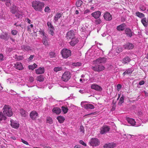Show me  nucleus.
<instances>
[{
	"mask_svg": "<svg viewBox=\"0 0 148 148\" xmlns=\"http://www.w3.org/2000/svg\"><path fill=\"white\" fill-rule=\"evenodd\" d=\"M39 32L40 33V34L41 35H42V36L44 37H45V36H47V35L46 34H45L44 31L42 29H40L39 31Z\"/></svg>",
	"mask_w": 148,
	"mask_h": 148,
	"instance_id": "obj_47",
	"label": "nucleus"
},
{
	"mask_svg": "<svg viewBox=\"0 0 148 148\" xmlns=\"http://www.w3.org/2000/svg\"><path fill=\"white\" fill-rule=\"evenodd\" d=\"M32 6L35 10L41 12L44 7L45 4L44 3L39 1H34L32 2Z\"/></svg>",
	"mask_w": 148,
	"mask_h": 148,
	"instance_id": "obj_1",
	"label": "nucleus"
},
{
	"mask_svg": "<svg viewBox=\"0 0 148 148\" xmlns=\"http://www.w3.org/2000/svg\"><path fill=\"white\" fill-rule=\"evenodd\" d=\"M11 12L14 14L17 18H21L23 13L22 12L18 10V8L15 5H13L11 9Z\"/></svg>",
	"mask_w": 148,
	"mask_h": 148,
	"instance_id": "obj_2",
	"label": "nucleus"
},
{
	"mask_svg": "<svg viewBox=\"0 0 148 148\" xmlns=\"http://www.w3.org/2000/svg\"><path fill=\"white\" fill-rule=\"evenodd\" d=\"M140 9L142 11H144L146 9V7L145 5L143 4H141L139 6Z\"/></svg>",
	"mask_w": 148,
	"mask_h": 148,
	"instance_id": "obj_46",
	"label": "nucleus"
},
{
	"mask_svg": "<svg viewBox=\"0 0 148 148\" xmlns=\"http://www.w3.org/2000/svg\"><path fill=\"white\" fill-rule=\"evenodd\" d=\"M29 81L31 82H33L34 80V79L33 77L32 76H29Z\"/></svg>",
	"mask_w": 148,
	"mask_h": 148,
	"instance_id": "obj_52",
	"label": "nucleus"
},
{
	"mask_svg": "<svg viewBox=\"0 0 148 148\" xmlns=\"http://www.w3.org/2000/svg\"><path fill=\"white\" fill-rule=\"evenodd\" d=\"M135 14L136 16L139 18H143L145 17V15L144 14L139 12H136Z\"/></svg>",
	"mask_w": 148,
	"mask_h": 148,
	"instance_id": "obj_29",
	"label": "nucleus"
},
{
	"mask_svg": "<svg viewBox=\"0 0 148 148\" xmlns=\"http://www.w3.org/2000/svg\"><path fill=\"white\" fill-rule=\"evenodd\" d=\"M7 33H5V35H0V38H1V39H3L5 40H6L7 39Z\"/></svg>",
	"mask_w": 148,
	"mask_h": 148,
	"instance_id": "obj_49",
	"label": "nucleus"
},
{
	"mask_svg": "<svg viewBox=\"0 0 148 148\" xmlns=\"http://www.w3.org/2000/svg\"><path fill=\"white\" fill-rule=\"evenodd\" d=\"M47 36L44 37L42 38L43 44L46 46L49 45V43L47 40Z\"/></svg>",
	"mask_w": 148,
	"mask_h": 148,
	"instance_id": "obj_28",
	"label": "nucleus"
},
{
	"mask_svg": "<svg viewBox=\"0 0 148 148\" xmlns=\"http://www.w3.org/2000/svg\"><path fill=\"white\" fill-rule=\"evenodd\" d=\"M134 47V45L129 42L127 43L123 46V47L125 49L128 50L132 49Z\"/></svg>",
	"mask_w": 148,
	"mask_h": 148,
	"instance_id": "obj_15",
	"label": "nucleus"
},
{
	"mask_svg": "<svg viewBox=\"0 0 148 148\" xmlns=\"http://www.w3.org/2000/svg\"><path fill=\"white\" fill-rule=\"evenodd\" d=\"M127 120L128 122L132 126L138 127L141 125V122L138 124L135 121V120L133 119L128 118H127Z\"/></svg>",
	"mask_w": 148,
	"mask_h": 148,
	"instance_id": "obj_6",
	"label": "nucleus"
},
{
	"mask_svg": "<svg viewBox=\"0 0 148 148\" xmlns=\"http://www.w3.org/2000/svg\"><path fill=\"white\" fill-rule=\"evenodd\" d=\"M91 88L99 91H101L102 90V88L100 86L96 84H92L91 86Z\"/></svg>",
	"mask_w": 148,
	"mask_h": 148,
	"instance_id": "obj_18",
	"label": "nucleus"
},
{
	"mask_svg": "<svg viewBox=\"0 0 148 148\" xmlns=\"http://www.w3.org/2000/svg\"><path fill=\"white\" fill-rule=\"evenodd\" d=\"M90 145L92 146H96L99 144V141L98 139L96 138H92L89 142Z\"/></svg>",
	"mask_w": 148,
	"mask_h": 148,
	"instance_id": "obj_7",
	"label": "nucleus"
},
{
	"mask_svg": "<svg viewBox=\"0 0 148 148\" xmlns=\"http://www.w3.org/2000/svg\"><path fill=\"white\" fill-rule=\"evenodd\" d=\"M133 71V70L131 68H129L126 70L123 73V76H125L126 74H131Z\"/></svg>",
	"mask_w": 148,
	"mask_h": 148,
	"instance_id": "obj_30",
	"label": "nucleus"
},
{
	"mask_svg": "<svg viewBox=\"0 0 148 148\" xmlns=\"http://www.w3.org/2000/svg\"><path fill=\"white\" fill-rule=\"evenodd\" d=\"M34 55H31L29 58V60H32L33 59V58L34 57Z\"/></svg>",
	"mask_w": 148,
	"mask_h": 148,
	"instance_id": "obj_63",
	"label": "nucleus"
},
{
	"mask_svg": "<svg viewBox=\"0 0 148 148\" xmlns=\"http://www.w3.org/2000/svg\"><path fill=\"white\" fill-rule=\"evenodd\" d=\"M125 23H122L117 27V29L119 31H123L125 28Z\"/></svg>",
	"mask_w": 148,
	"mask_h": 148,
	"instance_id": "obj_24",
	"label": "nucleus"
},
{
	"mask_svg": "<svg viewBox=\"0 0 148 148\" xmlns=\"http://www.w3.org/2000/svg\"><path fill=\"white\" fill-rule=\"evenodd\" d=\"M37 66V65L35 64H34L32 65H29L28 66V68L29 69L33 70L36 68Z\"/></svg>",
	"mask_w": 148,
	"mask_h": 148,
	"instance_id": "obj_40",
	"label": "nucleus"
},
{
	"mask_svg": "<svg viewBox=\"0 0 148 148\" xmlns=\"http://www.w3.org/2000/svg\"><path fill=\"white\" fill-rule=\"evenodd\" d=\"M82 63L80 62H74L72 63V66L74 67H78L82 65Z\"/></svg>",
	"mask_w": 148,
	"mask_h": 148,
	"instance_id": "obj_35",
	"label": "nucleus"
},
{
	"mask_svg": "<svg viewBox=\"0 0 148 148\" xmlns=\"http://www.w3.org/2000/svg\"><path fill=\"white\" fill-rule=\"evenodd\" d=\"M61 53L63 57L64 58H67L71 55V51L67 49H63L61 51Z\"/></svg>",
	"mask_w": 148,
	"mask_h": 148,
	"instance_id": "obj_4",
	"label": "nucleus"
},
{
	"mask_svg": "<svg viewBox=\"0 0 148 148\" xmlns=\"http://www.w3.org/2000/svg\"><path fill=\"white\" fill-rule=\"evenodd\" d=\"M10 92L12 95H15L18 94L16 92L14 91V90H11L10 91Z\"/></svg>",
	"mask_w": 148,
	"mask_h": 148,
	"instance_id": "obj_54",
	"label": "nucleus"
},
{
	"mask_svg": "<svg viewBox=\"0 0 148 148\" xmlns=\"http://www.w3.org/2000/svg\"><path fill=\"white\" fill-rule=\"evenodd\" d=\"M47 123L51 124H52L53 122L52 118L50 117H47L46 119Z\"/></svg>",
	"mask_w": 148,
	"mask_h": 148,
	"instance_id": "obj_39",
	"label": "nucleus"
},
{
	"mask_svg": "<svg viewBox=\"0 0 148 148\" xmlns=\"http://www.w3.org/2000/svg\"><path fill=\"white\" fill-rule=\"evenodd\" d=\"M138 115L139 116H140L141 115H142V116H141L140 118V119L141 120V121H142V120L143 121L144 119L145 120H146L145 118H144V116H145V115L143 114H142V112L140 111H139L137 113Z\"/></svg>",
	"mask_w": 148,
	"mask_h": 148,
	"instance_id": "obj_38",
	"label": "nucleus"
},
{
	"mask_svg": "<svg viewBox=\"0 0 148 148\" xmlns=\"http://www.w3.org/2000/svg\"><path fill=\"white\" fill-rule=\"evenodd\" d=\"M25 21L29 24H30L31 22V21L27 18L25 19Z\"/></svg>",
	"mask_w": 148,
	"mask_h": 148,
	"instance_id": "obj_61",
	"label": "nucleus"
},
{
	"mask_svg": "<svg viewBox=\"0 0 148 148\" xmlns=\"http://www.w3.org/2000/svg\"><path fill=\"white\" fill-rule=\"evenodd\" d=\"M141 22L145 27H147L148 26L147 19L145 17L141 18Z\"/></svg>",
	"mask_w": 148,
	"mask_h": 148,
	"instance_id": "obj_23",
	"label": "nucleus"
},
{
	"mask_svg": "<svg viewBox=\"0 0 148 148\" xmlns=\"http://www.w3.org/2000/svg\"><path fill=\"white\" fill-rule=\"evenodd\" d=\"M20 113L22 116L24 117H25L27 114V113H26L25 111L23 109L20 110Z\"/></svg>",
	"mask_w": 148,
	"mask_h": 148,
	"instance_id": "obj_41",
	"label": "nucleus"
},
{
	"mask_svg": "<svg viewBox=\"0 0 148 148\" xmlns=\"http://www.w3.org/2000/svg\"><path fill=\"white\" fill-rule=\"evenodd\" d=\"M124 97L123 96H122V97L120 98L118 104L119 105H121L124 102Z\"/></svg>",
	"mask_w": 148,
	"mask_h": 148,
	"instance_id": "obj_48",
	"label": "nucleus"
},
{
	"mask_svg": "<svg viewBox=\"0 0 148 148\" xmlns=\"http://www.w3.org/2000/svg\"><path fill=\"white\" fill-rule=\"evenodd\" d=\"M103 17L105 20L106 21H110L112 19V15L108 12H106L104 14Z\"/></svg>",
	"mask_w": 148,
	"mask_h": 148,
	"instance_id": "obj_14",
	"label": "nucleus"
},
{
	"mask_svg": "<svg viewBox=\"0 0 148 148\" xmlns=\"http://www.w3.org/2000/svg\"><path fill=\"white\" fill-rule=\"evenodd\" d=\"M116 143H111L105 144L103 146V147L104 148H114L116 147Z\"/></svg>",
	"mask_w": 148,
	"mask_h": 148,
	"instance_id": "obj_16",
	"label": "nucleus"
},
{
	"mask_svg": "<svg viewBox=\"0 0 148 148\" xmlns=\"http://www.w3.org/2000/svg\"><path fill=\"white\" fill-rule=\"evenodd\" d=\"M44 77L43 75H40L37 77L36 79L40 82H42L44 81Z\"/></svg>",
	"mask_w": 148,
	"mask_h": 148,
	"instance_id": "obj_36",
	"label": "nucleus"
},
{
	"mask_svg": "<svg viewBox=\"0 0 148 148\" xmlns=\"http://www.w3.org/2000/svg\"><path fill=\"white\" fill-rule=\"evenodd\" d=\"M80 131L82 132V133L84 134V127L83 126H80L79 127Z\"/></svg>",
	"mask_w": 148,
	"mask_h": 148,
	"instance_id": "obj_51",
	"label": "nucleus"
},
{
	"mask_svg": "<svg viewBox=\"0 0 148 148\" xmlns=\"http://www.w3.org/2000/svg\"><path fill=\"white\" fill-rule=\"evenodd\" d=\"M110 129V127L108 126L104 125L101 129L100 133L101 134L106 133L109 131Z\"/></svg>",
	"mask_w": 148,
	"mask_h": 148,
	"instance_id": "obj_12",
	"label": "nucleus"
},
{
	"mask_svg": "<svg viewBox=\"0 0 148 148\" xmlns=\"http://www.w3.org/2000/svg\"><path fill=\"white\" fill-rule=\"evenodd\" d=\"M55 53L53 52H51L50 53V56L51 57L53 58L55 56Z\"/></svg>",
	"mask_w": 148,
	"mask_h": 148,
	"instance_id": "obj_58",
	"label": "nucleus"
},
{
	"mask_svg": "<svg viewBox=\"0 0 148 148\" xmlns=\"http://www.w3.org/2000/svg\"><path fill=\"white\" fill-rule=\"evenodd\" d=\"M79 143L84 146H86V143L82 140H80L79 141Z\"/></svg>",
	"mask_w": 148,
	"mask_h": 148,
	"instance_id": "obj_56",
	"label": "nucleus"
},
{
	"mask_svg": "<svg viewBox=\"0 0 148 148\" xmlns=\"http://www.w3.org/2000/svg\"><path fill=\"white\" fill-rule=\"evenodd\" d=\"M21 49L23 50L24 51H29L31 50L30 47L29 46L26 45H23L21 46Z\"/></svg>",
	"mask_w": 148,
	"mask_h": 148,
	"instance_id": "obj_26",
	"label": "nucleus"
},
{
	"mask_svg": "<svg viewBox=\"0 0 148 148\" xmlns=\"http://www.w3.org/2000/svg\"><path fill=\"white\" fill-rule=\"evenodd\" d=\"M11 127L15 129H17L19 127V124L18 122L16 121H14L13 120H11Z\"/></svg>",
	"mask_w": 148,
	"mask_h": 148,
	"instance_id": "obj_13",
	"label": "nucleus"
},
{
	"mask_svg": "<svg viewBox=\"0 0 148 148\" xmlns=\"http://www.w3.org/2000/svg\"><path fill=\"white\" fill-rule=\"evenodd\" d=\"M116 50L117 53H119L122 51V48L121 46H118L116 48Z\"/></svg>",
	"mask_w": 148,
	"mask_h": 148,
	"instance_id": "obj_43",
	"label": "nucleus"
},
{
	"mask_svg": "<svg viewBox=\"0 0 148 148\" xmlns=\"http://www.w3.org/2000/svg\"><path fill=\"white\" fill-rule=\"evenodd\" d=\"M121 87V85L120 84H118L117 86V90L119 91Z\"/></svg>",
	"mask_w": 148,
	"mask_h": 148,
	"instance_id": "obj_59",
	"label": "nucleus"
},
{
	"mask_svg": "<svg viewBox=\"0 0 148 148\" xmlns=\"http://www.w3.org/2000/svg\"><path fill=\"white\" fill-rule=\"evenodd\" d=\"M21 141L24 144H26V145H29V144L26 141L24 140L23 139H21Z\"/></svg>",
	"mask_w": 148,
	"mask_h": 148,
	"instance_id": "obj_57",
	"label": "nucleus"
},
{
	"mask_svg": "<svg viewBox=\"0 0 148 148\" xmlns=\"http://www.w3.org/2000/svg\"><path fill=\"white\" fill-rule=\"evenodd\" d=\"M3 109V113L5 116L10 117L12 115L13 112L12 109L9 106L5 105Z\"/></svg>",
	"mask_w": 148,
	"mask_h": 148,
	"instance_id": "obj_3",
	"label": "nucleus"
},
{
	"mask_svg": "<svg viewBox=\"0 0 148 148\" xmlns=\"http://www.w3.org/2000/svg\"><path fill=\"white\" fill-rule=\"evenodd\" d=\"M82 3L83 2L82 1L80 0H79L77 1L76 2V6L78 7H80L82 4Z\"/></svg>",
	"mask_w": 148,
	"mask_h": 148,
	"instance_id": "obj_45",
	"label": "nucleus"
},
{
	"mask_svg": "<svg viewBox=\"0 0 148 148\" xmlns=\"http://www.w3.org/2000/svg\"><path fill=\"white\" fill-rule=\"evenodd\" d=\"M2 112H0V118L3 120H5L6 119V117L3 114Z\"/></svg>",
	"mask_w": 148,
	"mask_h": 148,
	"instance_id": "obj_44",
	"label": "nucleus"
},
{
	"mask_svg": "<svg viewBox=\"0 0 148 148\" xmlns=\"http://www.w3.org/2000/svg\"><path fill=\"white\" fill-rule=\"evenodd\" d=\"M62 69L63 68L62 67L58 66L55 67L53 69V70L55 72H57L62 71Z\"/></svg>",
	"mask_w": 148,
	"mask_h": 148,
	"instance_id": "obj_37",
	"label": "nucleus"
},
{
	"mask_svg": "<svg viewBox=\"0 0 148 148\" xmlns=\"http://www.w3.org/2000/svg\"><path fill=\"white\" fill-rule=\"evenodd\" d=\"M90 12V11L89 10L87 9L84 11V14H86L88 13H89Z\"/></svg>",
	"mask_w": 148,
	"mask_h": 148,
	"instance_id": "obj_64",
	"label": "nucleus"
},
{
	"mask_svg": "<svg viewBox=\"0 0 148 148\" xmlns=\"http://www.w3.org/2000/svg\"><path fill=\"white\" fill-rule=\"evenodd\" d=\"M71 77L70 72L68 71H65L62 74V79L64 82H66L70 79Z\"/></svg>",
	"mask_w": 148,
	"mask_h": 148,
	"instance_id": "obj_5",
	"label": "nucleus"
},
{
	"mask_svg": "<svg viewBox=\"0 0 148 148\" xmlns=\"http://www.w3.org/2000/svg\"><path fill=\"white\" fill-rule=\"evenodd\" d=\"M45 71V68L44 67H40L36 70V72L37 74H42L44 73Z\"/></svg>",
	"mask_w": 148,
	"mask_h": 148,
	"instance_id": "obj_22",
	"label": "nucleus"
},
{
	"mask_svg": "<svg viewBox=\"0 0 148 148\" xmlns=\"http://www.w3.org/2000/svg\"><path fill=\"white\" fill-rule=\"evenodd\" d=\"M75 32L73 31H70L68 32L66 37L68 39H72L75 38Z\"/></svg>",
	"mask_w": 148,
	"mask_h": 148,
	"instance_id": "obj_11",
	"label": "nucleus"
},
{
	"mask_svg": "<svg viewBox=\"0 0 148 148\" xmlns=\"http://www.w3.org/2000/svg\"><path fill=\"white\" fill-rule=\"evenodd\" d=\"M86 103V101L82 102L81 103V106L84 108L87 109H93L94 108V107L92 104H85Z\"/></svg>",
	"mask_w": 148,
	"mask_h": 148,
	"instance_id": "obj_9",
	"label": "nucleus"
},
{
	"mask_svg": "<svg viewBox=\"0 0 148 148\" xmlns=\"http://www.w3.org/2000/svg\"><path fill=\"white\" fill-rule=\"evenodd\" d=\"M15 68L19 70H22L23 69V66L22 64L20 62H17L14 64Z\"/></svg>",
	"mask_w": 148,
	"mask_h": 148,
	"instance_id": "obj_17",
	"label": "nucleus"
},
{
	"mask_svg": "<svg viewBox=\"0 0 148 148\" xmlns=\"http://www.w3.org/2000/svg\"><path fill=\"white\" fill-rule=\"evenodd\" d=\"M55 30L54 28V27L52 28L48 29V32L52 36H53L54 35V30Z\"/></svg>",
	"mask_w": 148,
	"mask_h": 148,
	"instance_id": "obj_34",
	"label": "nucleus"
},
{
	"mask_svg": "<svg viewBox=\"0 0 148 148\" xmlns=\"http://www.w3.org/2000/svg\"><path fill=\"white\" fill-rule=\"evenodd\" d=\"M61 108L64 114H66L67 112L68 109L67 107L62 106Z\"/></svg>",
	"mask_w": 148,
	"mask_h": 148,
	"instance_id": "obj_42",
	"label": "nucleus"
},
{
	"mask_svg": "<svg viewBox=\"0 0 148 148\" xmlns=\"http://www.w3.org/2000/svg\"><path fill=\"white\" fill-rule=\"evenodd\" d=\"M79 42V40L76 37L71 39V41L70 42V45L73 46L77 44Z\"/></svg>",
	"mask_w": 148,
	"mask_h": 148,
	"instance_id": "obj_20",
	"label": "nucleus"
},
{
	"mask_svg": "<svg viewBox=\"0 0 148 148\" xmlns=\"http://www.w3.org/2000/svg\"><path fill=\"white\" fill-rule=\"evenodd\" d=\"M80 31L83 32H86V30L84 27H82L80 29Z\"/></svg>",
	"mask_w": 148,
	"mask_h": 148,
	"instance_id": "obj_60",
	"label": "nucleus"
},
{
	"mask_svg": "<svg viewBox=\"0 0 148 148\" xmlns=\"http://www.w3.org/2000/svg\"><path fill=\"white\" fill-rule=\"evenodd\" d=\"M50 10V9L49 8V7L47 6L46 7H45L44 10L45 12H49Z\"/></svg>",
	"mask_w": 148,
	"mask_h": 148,
	"instance_id": "obj_55",
	"label": "nucleus"
},
{
	"mask_svg": "<svg viewBox=\"0 0 148 148\" xmlns=\"http://www.w3.org/2000/svg\"><path fill=\"white\" fill-rule=\"evenodd\" d=\"M131 60V59L128 56L125 57L122 60V62L124 64L128 63Z\"/></svg>",
	"mask_w": 148,
	"mask_h": 148,
	"instance_id": "obj_27",
	"label": "nucleus"
},
{
	"mask_svg": "<svg viewBox=\"0 0 148 148\" xmlns=\"http://www.w3.org/2000/svg\"><path fill=\"white\" fill-rule=\"evenodd\" d=\"M106 58L104 57L102 58L100 57L94 61V63L96 65L104 63L106 62Z\"/></svg>",
	"mask_w": 148,
	"mask_h": 148,
	"instance_id": "obj_10",
	"label": "nucleus"
},
{
	"mask_svg": "<svg viewBox=\"0 0 148 148\" xmlns=\"http://www.w3.org/2000/svg\"><path fill=\"white\" fill-rule=\"evenodd\" d=\"M52 112L53 113H56L57 114H58L61 112V110L58 108L55 107L53 109Z\"/></svg>",
	"mask_w": 148,
	"mask_h": 148,
	"instance_id": "obj_25",
	"label": "nucleus"
},
{
	"mask_svg": "<svg viewBox=\"0 0 148 148\" xmlns=\"http://www.w3.org/2000/svg\"><path fill=\"white\" fill-rule=\"evenodd\" d=\"M47 25L48 27V29L50 28H52V27H54L52 25L51 22H48L47 23Z\"/></svg>",
	"mask_w": 148,
	"mask_h": 148,
	"instance_id": "obj_50",
	"label": "nucleus"
},
{
	"mask_svg": "<svg viewBox=\"0 0 148 148\" xmlns=\"http://www.w3.org/2000/svg\"><path fill=\"white\" fill-rule=\"evenodd\" d=\"M125 33L127 35L130 37L132 36V33L131 30L129 28H127L125 30Z\"/></svg>",
	"mask_w": 148,
	"mask_h": 148,
	"instance_id": "obj_32",
	"label": "nucleus"
},
{
	"mask_svg": "<svg viewBox=\"0 0 148 148\" xmlns=\"http://www.w3.org/2000/svg\"><path fill=\"white\" fill-rule=\"evenodd\" d=\"M38 114L35 111H32L30 114L31 118L32 119H35L38 116Z\"/></svg>",
	"mask_w": 148,
	"mask_h": 148,
	"instance_id": "obj_21",
	"label": "nucleus"
},
{
	"mask_svg": "<svg viewBox=\"0 0 148 148\" xmlns=\"http://www.w3.org/2000/svg\"><path fill=\"white\" fill-rule=\"evenodd\" d=\"M101 12L99 11H97L95 12L92 13L91 15L95 19L99 18L101 15Z\"/></svg>",
	"mask_w": 148,
	"mask_h": 148,
	"instance_id": "obj_19",
	"label": "nucleus"
},
{
	"mask_svg": "<svg viewBox=\"0 0 148 148\" xmlns=\"http://www.w3.org/2000/svg\"><path fill=\"white\" fill-rule=\"evenodd\" d=\"M3 59V56L1 53H0V61H2Z\"/></svg>",
	"mask_w": 148,
	"mask_h": 148,
	"instance_id": "obj_62",
	"label": "nucleus"
},
{
	"mask_svg": "<svg viewBox=\"0 0 148 148\" xmlns=\"http://www.w3.org/2000/svg\"><path fill=\"white\" fill-rule=\"evenodd\" d=\"M11 33L12 35H15L17 34V32L16 30H13L12 31Z\"/></svg>",
	"mask_w": 148,
	"mask_h": 148,
	"instance_id": "obj_53",
	"label": "nucleus"
},
{
	"mask_svg": "<svg viewBox=\"0 0 148 148\" xmlns=\"http://www.w3.org/2000/svg\"><path fill=\"white\" fill-rule=\"evenodd\" d=\"M57 119L60 123H63L65 120L64 117L63 116H58L57 118Z\"/></svg>",
	"mask_w": 148,
	"mask_h": 148,
	"instance_id": "obj_33",
	"label": "nucleus"
},
{
	"mask_svg": "<svg viewBox=\"0 0 148 148\" xmlns=\"http://www.w3.org/2000/svg\"><path fill=\"white\" fill-rule=\"evenodd\" d=\"M93 70L96 71H102L105 69L104 66L100 64H95V66L92 67Z\"/></svg>",
	"mask_w": 148,
	"mask_h": 148,
	"instance_id": "obj_8",
	"label": "nucleus"
},
{
	"mask_svg": "<svg viewBox=\"0 0 148 148\" xmlns=\"http://www.w3.org/2000/svg\"><path fill=\"white\" fill-rule=\"evenodd\" d=\"M61 16V14L60 13H57L54 16V22H56Z\"/></svg>",
	"mask_w": 148,
	"mask_h": 148,
	"instance_id": "obj_31",
	"label": "nucleus"
}]
</instances>
